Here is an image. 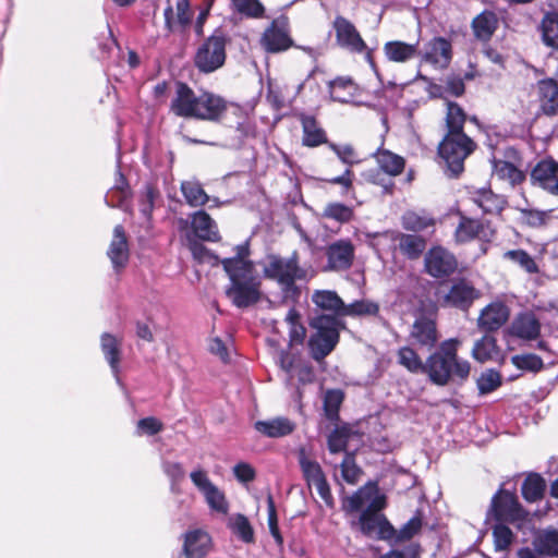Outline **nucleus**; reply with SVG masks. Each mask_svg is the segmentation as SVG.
Listing matches in <instances>:
<instances>
[{"label":"nucleus","instance_id":"8","mask_svg":"<svg viewBox=\"0 0 558 558\" xmlns=\"http://www.w3.org/2000/svg\"><path fill=\"white\" fill-rule=\"evenodd\" d=\"M490 517L495 522L521 525L529 520L530 512L520 504L518 496L500 488L492 498Z\"/></svg>","mask_w":558,"mask_h":558},{"label":"nucleus","instance_id":"56","mask_svg":"<svg viewBox=\"0 0 558 558\" xmlns=\"http://www.w3.org/2000/svg\"><path fill=\"white\" fill-rule=\"evenodd\" d=\"M323 218L335 220L339 223H348L354 217L353 208L342 203H328L322 214Z\"/></svg>","mask_w":558,"mask_h":558},{"label":"nucleus","instance_id":"12","mask_svg":"<svg viewBox=\"0 0 558 558\" xmlns=\"http://www.w3.org/2000/svg\"><path fill=\"white\" fill-rule=\"evenodd\" d=\"M439 337L437 312H420L415 316L409 333V338L413 341V344L432 350L438 343Z\"/></svg>","mask_w":558,"mask_h":558},{"label":"nucleus","instance_id":"21","mask_svg":"<svg viewBox=\"0 0 558 558\" xmlns=\"http://www.w3.org/2000/svg\"><path fill=\"white\" fill-rule=\"evenodd\" d=\"M509 317L510 308L504 302H492L481 311L477 327L486 333H492L499 330Z\"/></svg>","mask_w":558,"mask_h":558},{"label":"nucleus","instance_id":"61","mask_svg":"<svg viewBox=\"0 0 558 558\" xmlns=\"http://www.w3.org/2000/svg\"><path fill=\"white\" fill-rule=\"evenodd\" d=\"M205 499L208 506L220 513L226 514L229 510V505L226 499L225 494L219 490V488L214 484L209 489H207L204 494Z\"/></svg>","mask_w":558,"mask_h":558},{"label":"nucleus","instance_id":"17","mask_svg":"<svg viewBox=\"0 0 558 558\" xmlns=\"http://www.w3.org/2000/svg\"><path fill=\"white\" fill-rule=\"evenodd\" d=\"M530 180L533 186L558 196V161L550 157L539 160L532 168Z\"/></svg>","mask_w":558,"mask_h":558},{"label":"nucleus","instance_id":"11","mask_svg":"<svg viewBox=\"0 0 558 558\" xmlns=\"http://www.w3.org/2000/svg\"><path fill=\"white\" fill-rule=\"evenodd\" d=\"M336 46L351 53H363L367 44L356 26L345 16L338 14L331 22Z\"/></svg>","mask_w":558,"mask_h":558},{"label":"nucleus","instance_id":"43","mask_svg":"<svg viewBox=\"0 0 558 558\" xmlns=\"http://www.w3.org/2000/svg\"><path fill=\"white\" fill-rule=\"evenodd\" d=\"M100 347L112 372L118 375L121 362V342L113 335L105 332L100 338Z\"/></svg>","mask_w":558,"mask_h":558},{"label":"nucleus","instance_id":"35","mask_svg":"<svg viewBox=\"0 0 558 558\" xmlns=\"http://www.w3.org/2000/svg\"><path fill=\"white\" fill-rule=\"evenodd\" d=\"M254 428L264 436L269 438H279L290 435L295 425L287 417H276L268 421H257Z\"/></svg>","mask_w":558,"mask_h":558},{"label":"nucleus","instance_id":"6","mask_svg":"<svg viewBox=\"0 0 558 558\" xmlns=\"http://www.w3.org/2000/svg\"><path fill=\"white\" fill-rule=\"evenodd\" d=\"M230 286L226 290L227 296L233 305L239 308H246L258 303L263 296L262 281L254 270L227 274Z\"/></svg>","mask_w":558,"mask_h":558},{"label":"nucleus","instance_id":"44","mask_svg":"<svg viewBox=\"0 0 558 558\" xmlns=\"http://www.w3.org/2000/svg\"><path fill=\"white\" fill-rule=\"evenodd\" d=\"M519 167L510 165V162H504L501 159L493 161V170L498 179L508 181L512 186L522 184L526 179L525 172Z\"/></svg>","mask_w":558,"mask_h":558},{"label":"nucleus","instance_id":"14","mask_svg":"<svg viewBox=\"0 0 558 558\" xmlns=\"http://www.w3.org/2000/svg\"><path fill=\"white\" fill-rule=\"evenodd\" d=\"M496 234L489 221L474 219L459 214V223L454 230L453 238L457 244H465L475 239L489 242Z\"/></svg>","mask_w":558,"mask_h":558},{"label":"nucleus","instance_id":"55","mask_svg":"<svg viewBox=\"0 0 558 558\" xmlns=\"http://www.w3.org/2000/svg\"><path fill=\"white\" fill-rule=\"evenodd\" d=\"M423 526L422 512L417 511L399 531L396 530V536L390 543H403L417 535Z\"/></svg>","mask_w":558,"mask_h":558},{"label":"nucleus","instance_id":"13","mask_svg":"<svg viewBox=\"0 0 558 558\" xmlns=\"http://www.w3.org/2000/svg\"><path fill=\"white\" fill-rule=\"evenodd\" d=\"M481 292L473 282L464 277L452 279L447 293L442 296V306L468 312Z\"/></svg>","mask_w":558,"mask_h":558},{"label":"nucleus","instance_id":"23","mask_svg":"<svg viewBox=\"0 0 558 558\" xmlns=\"http://www.w3.org/2000/svg\"><path fill=\"white\" fill-rule=\"evenodd\" d=\"M183 538L182 555L184 558H205L213 548L211 536L201 529L187 531Z\"/></svg>","mask_w":558,"mask_h":558},{"label":"nucleus","instance_id":"37","mask_svg":"<svg viewBox=\"0 0 558 558\" xmlns=\"http://www.w3.org/2000/svg\"><path fill=\"white\" fill-rule=\"evenodd\" d=\"M436 218L426 211L408 210L401 217V225L407 231L418 233L429 228L435 229Z\"/></svg>","mask_w":558,"mask_h":558},{"label":"nucleus","instance_id":"9","mask_svg":"<svg viewBox=\"0 0 558 558\" xmlns=\"http://www.w3.org/2000/svg\"><path fill=\"white\" fill-rule=\"evenodd\" d=\"M260 47L267 53H280L294 46V40L290 34V24L287 16L274 19L264 29L260 39Z\"/></svg>","mask_w":558,"mask_h":558},{"label":"nucleus","instance_id":"10","mask_svg":"<svg viewBox=\"0 0 558 558\" xmlns=\"http://www.w3.org/2000/svg\"><path fill=\"white\" fill-rule=\"evenodd\" d=\"M459 267L457 256L442 245H433L424 256V271L435 279H447Z\"/></svg>","mask_w":558,"mask_h":558},{"label":"nucleus","instance_id":"38","mask_svg":"<svg viewBox=\"0 0 558 558\" xmlns=\"http://www.w3.org/2000/svg\"><path fill=\"white\" fill-rule=\"evenodd\" d=\"M447 110L445 117L446 133L445 135H459L466 134L464 132V124L466 121V113L464 109L457 102L448 100L446 102Z\"/></svg>","mask_w":558,"mask_h":558},{"label":"nucleus","instance_id":"3","mask_svg":"<svg viewBox=\"0 0 558 558\" xmlns=\"http://www.w3.org/2000/svg\"><path fill=\"white\" fill-rule=\"evenodd\" d=\"M266 279L275 280L281 287L282 302L291 301L296 303L301 296V289L296 280L306 277V270L299 264V255L294 252L289 258L270 254L267 256V264L263 268Z\"/></svg>","mask_w":558,"mask_h":558},{"label":"nucleus","instance_id":"33","mask_svg":"<svg viewBox=\"0 0 558 558\" xmlns=\"http://www.w3.org/2000/svg\"><path fill=\"white\" fill-rule=\"evenodd\" d=\"M396 240L400 253L410 260L418 259L427 246L426 239L418 234L399 233Z\"/></svg>","mask_w":558,"mask_h":558},{"label":"nucleus","instance_id":"4","mask_svg":"<svg viewBox=\"0 0 558 558\" xmlns=\"http://www.w3.org/2000/svg\"><path fill=\"white\" fill-rule=\"evenodd\" d=\"M310 327L315 330L307 342L311 356L315 361H322L339 343L340 330L344 328V323L335 315L319 313L310 319Z\"/></svg>","mask_w":558,"mask_h":558},{"label":"nucleus","instance_id":"40","mask_svg":"<svg viewBox=\"0 0 558 558\" xmlns=\"http://www.w3.org/2000/svg\"><path fill=\"white\" fill-rule=\"evenodd\" d=\"M546 482L539 473H529L521 485V494L525 501L536 502L544 498Z\"/></svg>","mask_w":558,"mask_h":558},{"label":"nucleus","instance_id":"54","mask_svg":"<svg viewBox=\"0 0 558 558\" xmlns=\"http://www.w3.org/2000/svg\"><path fill=\"white\" fill-rule=\"evenodd\" d=\"M520 213V221L523 226L532 229L543 228L550 219L551 210H539L532 208H517Z\"/></svg>","mask_w":558,"mask_h":558},{"label":"nucleus","instance_id":"34","mask_svg":"<svg viewBox=\"0 0 558 558\" xmlns=\"http://www.w3.org/2000/svg\"><path fill=\"white\" fill-rule=\"evenodd\" d=\"M386 58L396 63H405L418 54L417 44H408L402 40H391L384 45Z\"/></svg>","mask_w":558,"mask_h":558},{"label":"nucleus","instance_id":"39","mask_svg":"<svg viewBox=\"0 0 558 558\" xmlns=\"http://www.w3.org/2000/svg\"><path fill=\"white\" fill-rule=\"evenodd\" d=\"M398 364L411 374H427V360L424 362L420 354L410 345L399 348Z\"/></svg>","mask_w":558,"mask_h":558},{"label":"nucleus","instance_id":"2","mask_svg":"<svg viewBox=\"0 0 558 558\" xmlns=\"http://www.w3.org/2000/svg\"><path fill=\"white\" fill-rule=\"evenodd\" d=\"M461 342L457 338L444 340L437 350L427 356V376L436 386L464 385L471 374V363L459 356Z\"/></svg>","mask_w":558,"mask_h":558},{"label":"nucleus","instance_id":"62","mask_svg":"<svg viewBox=\"0 0 558 558\" xmlns=\"http://www.w3.org/2000/svg\"><path fill=\"white\" fill-rule=\"evenodd\" d=\"M328 148L332 150L343 163L348 165V168L361 162L355 148L351 144L338 145L330 142Z\"/></svg>","mask_w":558,"mask_h":558},{"label":"nucleus","instance_id":"28","mask_svg":"<svg viewBox=\"0 0 558 558\" xmlns=\"http://www.w3.org/2000/svg\"><path fill=\"white\" fill-rule=\"evenodd\" d=\"M191 228L196 238L202 241L218 242L220 234L215 220L205 210L191 215Z\"/></svg>","mask_w":558,"mask_h":558},{"label":"nucleus","instance_id":"57","mask_svg":"<svg viewBox=\"0 0 558 558\" xmlns=\"http://www.w3.org/2000/svg\"><path fill=\"white\" fill-rule=\"evenodd\" d=\"M511 363L520 371L539 373L544 369L542 357L535 353L517 354L511 356Z\"/></svg>","mask_w":558,"mask_h":558},{"label":"nucleus","instance_id":"60","mask_svg":"<svg viewBox=\"0 0 558 558\" xmlns=\"http://www.w3.org/2000/svg\"><path fill=\"white\" fill-rule=\"evenodd\" d=\"M379 307L376 303L368 301H355L349 305L343 306L342 317L344 316H361V315H376Z\"/></svg>","mask_w":558,"mask_h":558},{"label":"nucleus","instance_id":"16","mask_svg":"<svg viewBox=\"0 0 558 558\" xmlns=\"http://www.w3.org/2000/svg\"><path fill=\"white\" fill-rule=\"evenodd\" d=\"M360 531L363 535L380 541H391L396 529L383 513H371L363 510L359 518Z\"/></svg>","mask_w":558,"mask_h":558},{"label":"nucleus","instance_id":"64","mask_svg":"<svg viewBox=\"0 0 558 558\" xmlns=\"http://www.w3.org/2000/svg\"><path fill=\"white\" fill-rule=\"evenodd\" d=\"M368 497L369 496L365 494V488L361 487L351 496H347L342 499V510L345 513L357 512L363 508Z\"/></svg>","mask_w":558,"mask_h":558},{"label":"nucleus","instance_id":"45","mask_svg":"<svg viewBox=\"0 0 558 558\" xmlns=\"http://www.w3.org/2000/svg\"><path fill=\"white\" fill-rule=\"evenodd\" d=\"M542 39L545 46L558 51V12H546L541 22Z\"/></svg>","mask_w":558,"mask_h":558},{"label":"nucleus","instance_id":"31","mask_svg":"<svg viewBox=\"0 0 558 558\" xmlns=\"http://www.w3.org/2000/svg\"><path fill=\"white\" fill-rule=\"evenodd\" d=\"M357 84L350 76H338L328 83V92L333 101L347 104L356 95Z\"/></svg>","mask_w":558,"mask_h":558},{"label":"nucleus","instance_id":"22","mask_svg":"<svg viewBox=\"0 0 558 558\" xmlns=\"http://www.w3.org/2000/svg\"><path fill=\"white\" fill-rule=\"evenodd\" d=\"M541 330V322L531 311L517 314L509 327L510 336L527 341L536 340Z\"/></svg>","mask_w":558,"mask_h":558},{"label":"nucleus","instance_id":"24","mask_svg":"<svg viewBox=\"0 0 558 558\" xmlns=\"http://www.w3.org/2000/svg\"><path fill=\"white\" fill-rule=\"evenodd\" d=\"M175 10L177 14L174 16V11L171 4H168L165 9V27L169 33H174L177 31L185 32L190 27L194 15L190 0H178Z\"/></svg>","mask_w":558,"mask_h":558},{"label":"nucleus","instance_id":"46","mask_svg":"<svg viewBox=\"0 0 558 558\" xmlns=\"http://www.w3.org/2000/svg\"><path fill=\"white\" fill-rule=\"evenodd\" d=\"M298 459L303 477L310 487L326 478L320 464L315 460L308 459L304 449L300 450Z\"/></svg>","mask_w":558,"mask_h":558},{"label":"nucleus","instance_id":"15","mask_svg":"<svg viewBox=\"0 0 558 558\" xmlns=\"http://www.w3.org/2000/svg\"><path fill=\"white\" fill-rule=\"evenodd\" d=\"M533 549L525 547L518 551L519 558H558V530L549 526L536 531L532 539Z\"/></svg>","mask_w":558,"mask_h":558},{"label":"nucleus","instance_id":"50","mask_svg":"<svg viewBox=\"0 0 558 558\" xmlns=\"http://www.w3.org/2000/svg\"><path fill=\"white\" fill-rule=\"evenodd\" d=\"M228 526L231 532L242 542L246 544L255 543L254 530L246 515L242 513L235 514L230 519Z\"/></svg>","mask_w":558,"mask_h":558},{"label":"nucleus","instance_id":"63","mask_svg":"<svg viewBox=\"0 0 558 558\" xmlns=\"http://www.w3.org/2000/svg\"><path fill=\"white\" fill-rule=\"evenodd\" d=\"M159 196V191L156 185L147 183L144 187L140 201V211L144 217L149 219L151 217L156 198Z\"/></svg>","mask_w":558,"mask_h":558},{"label":"nucleus","instance_id":"58","mask_svg":"<svg viewBox=\"0 0 558 558\" xmlns=\"http://www.w3.org/2000/svg\"><path fill=\"white\" fill-rule=\"evenodd\" d=\"M476 383L480 395H488L502 385V377L498 371L489 368L481 374Z\"/></svg>","mask_w":558,"mask_h":558},{"label":"nucleus","instance_id":"19","mask_svg":"<svg viewBox=\"0 0 558 558\" xmlns=\"http://www.w3.org/2000/svg\"><path fill=\"white\" fill-rule=\"evenodd\" d=\"M302 128V145L307 148H316L322 145H329L328 134L318 121L317 117L306 112L294 114Z\"/></svg>","mask_w":558,"mask_h":558},{"label":"nucleus","instance_id":"49","mask_svg":"<svg viewBox=\"0 0 558 558\" xmlns=\"http://www.w3.org/2000/svg\"><path fill=\"white\" fill-rule=\"evenodd\" d=\"M351 428L345 424L337 426L327 437V448L330 453H340L348 450V444L351 438Z\"/></svg>","mask_w":558,"mask_h":558},{"label":"nucleus","instance_id":"48","mask_svg":"<svg viewBox=\"0 0 558 558\" xmlns=\"http://www.w3.org/2000/svg\"><path fill=\"white\" fill-rule=\"evenodd\" d=\"M356 451H345V454L340 463L341 477L350 484L355 485L359 483L361 476L364 474L362 468L356 463Z\"/></svg>","mask_w":558,"mask_h":558},{"label":"nucleus","instance_id":"51","mask_svg":"<svg viewBox=\"0 0 558 558\" xmlns=\"http://www.w3.org/2000/svg\"><path fill=\"white\" fill-rule=\"evenodd\" d=\"M230 5L233 12L246 19L265 17L266 9L259 0H230Z\"/></svg>","mask_w":558,"mask_h":558},{"label":"nucleus","instance_id":"29","mask_svg":"<svg viewBox=\"0 0 558 558\" xmlns=\"http://www.w3.org/2000/svg\"><path fill=\"white\" fill-rule=\"evenodd\" d=\"M312 302L324 315L342 317L344 302L331 290H315L312 294Z\"/></svg>","mask_w":558,"mask_h":558},{"label":"nucleus","instance_id":"26","mask_svg":"<svg viewBox=\"0 0 558 558\" xmlns=\"http://www.w3.org/2000/svg\"><path fill=\"white\" fill-rule=\"evenodd\" d=\"M499 27V19L496 12L484 10L473 17L471 29L474 38L486 45L488 44Z\"/></svg>","mask_w":558,"mask_h":558},{"label":"nucleus","instance_id":"30","mask_svg":"<svg viewBox=\"0 0 558 558\" xmlns=\"http://www.w3.org/2000/svg\"><path fill=\"white\" fill-rule=\"evenodd\" d=\"M472 201L488 215H501L508 205L505 196L495 194L490 189L475 191Z\"/></svg>","mask_w":558,"mask_h":558},{"label":"nucleus","instance_id":"25","mask_svg":"<svg viewBox=\"0 0 558 558\" xmlns=\"http://www.w3.org/2000/svg\"><path fill=\"white\" fill-rule=\"evenodd\" d=\"M107 255L114 269L119 270L126 266L130 258V248L128 235L122 225H117L113 228L112 240L107 251Z\"/></svg>","mask_w":558,"mask_h":558},{"label":"nucleus","instance_id":"18","mask_svg":"<svg viewBox=\"0 0 558 558\" xmlns=\"http://www.w3.org/2000/svg\"><path fill=\"white\" fill-rule=\"evenodd\" d=\"M327 257L326 270L345 271L353 265L355 257V247L350 240H338L330 243L326 250Z\"/></svg>","mask_w":558,"mask_h":558},{"label":"nucleus","instance_id":"7","mask_svg":"<svg viewBox=\"0 0 558 558\" xmlns=\"http://www.w3.org/2000/svg\"><path fill=\"white\" fill-rule=\"evenodd\" d=\"M229 39L221 29H216L197 48L193 62L201 73H213L220 69L227 58L226 47Z\"/></svg>","mask_w":558,"mask_h":558},{"label":"nucleus","instance_id":"47","mask_svg":"<svg viewBox=\"0 0 558 558\" xmlns=\"http://www.w3.org/2000/svg\"><path fill=\"white\" fill-rule=\"evenodd\" d=\"M180 190L191 207H201L208 203L209 196L197 181H182Z\"/></svg>","mask_w":558,"mask_h":558},{"label":"nucleus","instance_id":"52","mask_svg":"<svg viewBox=\"0 0 558 558\" xmlns=\"http://www.w3.org/2000/svg\"><path fill=\"white\" fill-rule=\"evenodd\" d=\"M492 535L494 547L497 551H506L515 539V534L509 527L508 523L495 522L492 525Z\"/></svg>","mask_w":558,"mask_h":558},{"label":"nucleus","instance_id":"20","mask_svg":"<svg viewBox=\"0 0 558 558\" xmlns=\"http://www.w3.org/2000/svg\"><path fill=\"white\" fill-rule=\"evenodd\" d=\"M538 102L537 114L549 118L558 117V82L553 77L539 80L536 83Z\"/></svg>","mask_w":558,"mask_h":558},{"label":"nucleus","instance_id":"59","mask_svg":"<svg viewBox=\"0 0 558 558\" xmlns=\"http://www.w3.org/2000/svg\"><path fill=\"white\" fill-rule=\"evenodd\" d=\"M189 248L192 253L193 258L199 264H209L211 266H217L221 264V259L213 253L209 248H207L203 243L198 241H192L189 245Z\"/></svg>","mask_w":558,"mask_h":558},{"label":"nucleus","instance_id":"42","mask_svg":"<svg viewBox=\"0 0 558 558\" xmlns=\"http://www.w3.org/2000/svg\"><path fill=\"white\" fill-rule=\"evenodd\" d=\"M235 251H236L235 256L221 259V265L223 267V270L227 274L244 271V269L245 270L248 269V264H250V270H255L254 263L252 260L247 259V257L250 256V253H251L248 242L236 245Z\"/></svg>","mask_w":558,"mask_h":558},{"label":"nucleus","instance_id":"27","mask_svg":"<svg viewBox=\"0 0 558 558\" xmlns=\"http://www.w3.org/2000/svg\"><path fill=\"white\" fill-rule=\"evenodd\" d=\"M452 59L451 41L445 37L438 36L430 39L426 45L423 60L434 64L447 68Z\"/></svg>","mask_w":558,"mask_h":558},{"label":"nucleus","instance_id":"53","mask_svg":"<svg viewBox=\"0 0 558 558\" xmlns=\"http://www.w3.org/2000/svg\"><path fill=\"white\" fill-rule=\"evenodd\" d=\"M344 400V392L341 389H329L324 396V412L329 421L340 420L339 411Z\"/></svg>","mask_w":558,"mask_h":558},{"label":"nucleus","instance_id":"36","mask_svg":"<svg viewBox=\"0 0 558 558\" xmlns=\"http://www.w3.org/2000/svg\"><path fill=\"white\" fill-rule=\"evenodd\" d=\"M472 357L478 363L497 360L500 355V348L497 344V339L492 333H486L475 341L472 351Z\"/></svg>","mask_w":558,"mask_h":558},{"label":"nucleus","instance_id":"32","mask_svg":"<svg viewBox=\"0 0 558 558\" xmlns=\"http://www.w3.org/2000/svg\"><path fill=\"white\" fill-rule=\"evenodd\" d=\"M373 156L379 170L389 177L400 175L405 169V159L389 149L378 148Z\"/></svg>","mask_w":558,"mask_h":558},{"label":"nucleus","instance_id":"41","mask_svg":"<svg viewBox=\"0 0 558 558\" xmlns=\"http://www.w3.org/2000/svg\"><path fill=\"white\" fill-rule=\"evenodd\" d=\"M501 258L510 262L512 265L518 266L521 270L529 275H536L539 272V266L535 258L523 248L508 250L502 253Z\"/></svg>","mask_w":558,"mask_h":558},{"label":"nucleus","instance_id":"1","mask_svg":"<svg viewBox=\"0 0 558 558\" xmlns=\"http://www.w3.org/2000/svg\"><path fill=\"white\" fill-rule=\"evenodd\" d=\"M175 93L170 102V111L178 118L195 119L220 123L227 114V99L209 90L196 95L185 82L175 81Z\"/></svg>","mask_w":558,"mask_h":558},{"label":"nucleus","instance_id":"5","mask_svg":"<svg viewBox=\"0 0 558 558\" xmlns=\"http://www.w3.org/2000/svg\"><path fill=\"white\" fill-rule=\"evenodd\" d=\"M477 144L468 134L444 135L438 145V155L445 162L448 177L458 178L464 171V161Z\"/></svg>","mask_w":558,"mask_h":558}]
</instances>
